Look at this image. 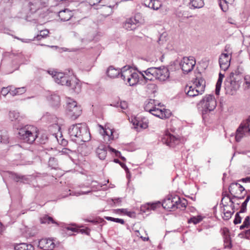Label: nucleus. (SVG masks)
<instances>
[{
	"mask_svg": "<svg viewBox=\"0 0 250 250\" xmlns=\"http://www.w3.org/2000/svg\"><path fill=\"white\" fill-rule=\"evenodd\" d=\"M68 134L73 142L81 144L90 140V134L85 124L73 125L68 129Z\"/></svg>",
	"mask_w": 250,
	"mask_h": 250,
	"instance_id": "nucleus-1",
	"label": "nucleus"
},
{
	"mask_svg": "<svg viewBox=\"0 0 250 250\" xmlns=\"http://www.w3.org/2000/svg\"><path fill=\"white\" fill-rule=\"evenodd\" d=\"M35 2H30L25 1L23 4V7L21 12V15L19 17L24 19L27 21H36L38 16L41 13V9L40 8L39 4L45 3L46 0H34Z\"/></svg>",
	"mask_w": 250,
	"mask_h": 250,
	"instance_id": "nucleus-2",
	"label": "nucleus"
},
{
	"mask_svg": "<svg viewBox=\"0 0 250 250\" xmlns=\"http://www.w3.org/2000/svg\"><path fill=\"white\" fill-rule=\"evenodd\" d=\"M242 71V68L238 67L236 69L232 71L226 79L225 89L228 94L232 95L239 88L243 78Z\"/></svg>",
	"mask_w": 250,
	"mask_h": 250,
	"instance_id": "nucleus-3",
	"label": "nucleus"
},
{
	"mask_svg": "<svg viewBox=\"0 0 250 250\" xmlns=\"http://www.w3.org/2000/svg\"><path fill=\"white\" fill-rule=\"evenodd\" d=\"M39 134L37 128L31 125L21 127L19 131L20 139L28 144H32L38 138Z\"/></svg>",
	"mask_w": 250,
	"mask_h": 250,
	"instance_id": "nucleus-4",
	"label": "nucleus"
},
{
	"mask_svg": "<svg viewBox=\"0 0 250 250\" xmlns=\"http://www.w3.org/2000/svg\"><path fill=\"white\" fill-rule=\"evenodd\" d=\"M140 78L138 73L133 70L130 66H125L122 68V79L125 82L126 81V84L135 85Z\"/></svg>",
	"mask_w": 250,
	"mask_h": 250,
	"instance_id": "nucleus-5",
	"label": "nucleus"
},
{
	"mask_svg": "<svg viewBox=\"0 0 250 250\" xmlns=\"http://www.w3.org/2000/svg\"><path fill=\"white\" fill-rule=\"evenodd\" d=\"M195 64V59L192 56L185 57L181 60L176 59L173 62V65L174 66L178 65L184 74H188L191 72Z\"/></svg>",
	"mask_w": 250,
	"mask_h": 250,
	"instance_id": "nucleus-6",
	"label": "nucleus"
},
{
	"mask_svg": "<svg viewBox=\"0 0 250 250\" xmlns=\"http://www.w3.org/2000/svg\"><path fill=\"white\" fill-rule=\"evenodd\" d=\"M250 135V116L243 121L239 125L235 132V140L240 142L246 135Z\"/></svg>",
	"mask_w": 250,
	"mask_h": 250,
	"instance_id": "nucleus-7",
	"label": "nucleus"
},
{
	"mask_svg": "<svg viewBox=\"0 0 250 250\" xmlns=\"http://www.w3.org/2000/svg\"><path fill=\"white\" fill-rule=\"evenodd\" d=\"M67 113L73 120L77 119L82 113V109L80 105H77L76 101L68 99L66 106Z\"/></svg>",
	"mask_w": 250,
	"mask_h": 250,
	"instance_id": "nucleus-8",
	"label": "nucleus"
},
{
	"mask_svg": "<svg viewBox=\"0 0 250 250\" xmlns=\"http://www.w3.org/2000/svg\"><path fill=\"white\" fill-rule=\"evenodd\" d=\"M48 72L50 75H52V78L56 83L65 86L71 84L72 78L67 73L54 71H48Z\"/></svg>",
	"mask_w": 250,
	"mask_h": 250,
	"instance_id": "nucleus-9",
	"label": "nucleus"
},
{
	"mask_svg": "<svg viewBox=\"0 0 250 250\" xmlns=\"http://www.w3.org/2000/svg\"><path fill=\"white\" fill-rule=\"evenodd\" d=\"M229 193L235 199H242L246 194L245 188L238 183H231L229 188Z\"/></svg>",
	"mask_w": 250,
	"mask_h": 250,
	"instance_id": "nucleus-10",
	"label": "nucleus"
},
{
	"mask_svg": "<svg viewBox=\"0 0 250 250\" xmlns=\"http://www.w3.org/2000/svg\"><path fill=\"white\" fill-rule=\"evenodd\" d=\"M203 107V114L213 110L216 106V102L212 95L206 96L201 101Z\"/></svg>",
	"mask_w": 250,
	"mask_h": 250,
	"instance_id": "nucleus-11",
	"label": "nucleus"
},
{
	"mask_svg": "<svg viewBox=\"0 0 250 250\" xmlns=\"http://www.w3.org/2000/svg\"><path fill=\"white\" fill-rule=\"evenodd\" d=\"M109 150L110 151L113 152L115 153L116 156H120V152L116 150L109 146H106L104 145H100L98 146L96 150V153L97 156L100 160H105L106 155L107 151Z\"/></svg>",
	"mask_w": 250,
	"mask_h": 250,
	"instance_id": "nucleus-12",
	"label": "nucleus"
},
{
	"mask_svg": "<svg viewBox=\"0 0 250 250\" xmlns=\"http://www.w3.org/2000/svg\"><path fill=\"white\" fill-rule=\"evenodd\" d=\"M137 16L127 19L123 24L125 29L128 31L135 30L140 25V22L137 19Z\"/></svg>",
	"mask_w": 250,
	"mask_h": 250,
	"instance_id": "nucleus-13",
	"label": "nucleus"
},
{
	"mask_svg": "<svg viewBox=\"0 0 250 250\" xmlns=\"http://www.w3.org/2000/svg\"><path fill=\"white\" fill-rule=\"evenodd\" d=\"M156 106L150 113L162 119L168 118L171 116V113L169 110L160 108Z\"/></svg>",
	"mask_w": 250,
	"mask_h": 250,
	"instance_id": "nucleus-14",
	"label": "nucleus"
},
{
	"mask_svg": "<svg viewBox=\"0 0 250 250\" xmlns=\"http://www.w3.org/2000/svg\"><path fill=\"white\" fill-rule=\"evenodd\" d=\"M231 55L230 53H222L219 58L220 68L224 71L227 70L230 65Z\"/></svg>",
	"mask_w": 250,
	"mask_h": 250,
	"instance_id": "nucleus-15",
	"label": "nucleus"
},
{
	"mask_svg": "<svg viewBox=\"0 0 250 250\" xmlns=\"http://www.w3.org/2000/svg\"><path fill=\"white\" fill-rule=\"evenodd\" d=\"M187 205V201L185 199H181L178 195H173V211L175 209H184Z\"/></svg>",
	"mask_w": 250,
	"mask_h": 250,
	"instance_id": "nucleus-16",
	"label": "nucleus"
},
{
	"mask_svg": "<svg viewBox=\"0 0 250 250\" xmlns=\"http://www.w3.org/2000/svg\"><path fill=\"white\" fill-rule=\"evenodd\" d=\"M43 120H46L49 123H52L53 124L50 126V129L52 128L55 129V131H59L60 129V126L57 124V118L53 115H51L47 113L42 117Z\"/></svg>",
	"mask_w": 250,
	"mask_h": 250,
	"instance_id": "nucleus-17",
	"label": "nucleus"
},
{
	"mask_svg": "<svg viewBox=\"0 0 250 250\" xmlns=\"http://www.w3.org/2000/svg\"><path fill=\"white\" fill-rule=\"evenodd\" d=\"M157 80L160 81H166L169 76L168 70L166 67H157Z\"/></svg>",
	"mask_w": 250,
	"mask_h": 250,
	"instance_id": "nucleus-18",
	"label": "nucleus"
},
{
	"mask_svg": "<svg viewBox=\"0 0 250 250\" xmlns=\"http://www.w3.org/2000/svg\"><path fill=\"white\" fill-rule=\"evenodd\" d=\"M131 123L136 129H146L148 127V120L144 118L141 120H139L136 118H134L131 120Z\"/></svg>",
	"mask_w": 250,
	"mask_h": 250,
	"instance_id": "nucleus-19",
	"label": "nucleus"
},
{
	"mask_svg": "<svg viewBox=\"0 0 250 250\" xmlns=\"http://www.w3.org/2000/svg\"><path fill=\"white\" fill-rule=\"evenodd\" d=\"M156 106L161 107V103L153 99H148L145 103L144 109L146 111L150 113Z\"/></svg>",
	"mask_w": 250,
	"mask_h": 250,
	"instance_id": "nucleus-20",
	"label": "nucleus"
},
{
	"mask_svg": "<svg viewBox=\"0 0 250 250\" xmlns=\"http://www.w3.org/2000/svg\"><path fill=\"white\" fill-rule=\"evenodd\" d=\"M58 16L62 21H67L73 16V12L68 9H64L59 12Z\"/></svg>",
	"mask_w": 250,
	"mask_h": 250,
	"instance_id": "nucleus-21",
	"label": "nucleus"
},
{
	"mask_svg": "<svg viewBox=\"0 0 250 250\" xmlns=\"http://www.w3.org/2000/svg\"><path fill=\"white\" fill-rule=\"evenodd\" d=\"M38 246L41 249H52L55 247V244L50 239H42L38 242Z\"/></svg>",
	"mask_w": 250,
	"mask_h": 250,
	"instance_id": "nucleus-22",
	"label": "nucleus"
},
{
	"mask_svg": "<svg viewBox=\"0 0 250 250\" xmlns=\"http://www.w3.org/2000/svg\"><path fill=\"white\" fill-rule=\"evenodd\" d=\"M193 86L200 92L203 93L205 91L206 82L202 78H196L193 82Z\"/></svg>",
	"mask_w": 250,
	"mask_h": 250,
	"instance_id": "nucleus-23",
	"label": "nucleus"
},
{
	"mask_svg": "<svg viewBox=\"0 0 250 250\" xmlns=\"http://www.w3.org/2000/svg\"><path fill=\"white\" fill-rule=\"evenodd\" d=\"M100 128V133L104 136V140L110 141L113 139V131L110 128H104L102 125H99Z\"/></svg>",
	"mask_w": 250,
	"mask_h": 250,
	"instance_id": "nucleus-24",
	"label": "nucleus"
},
{
	"mask_svg": "<svg viewBox=\"0 0 250 250\" xmlns=\"http://www.w3.org/2000/svg\"><path fill=\"white\" fill-rule=\"evenodd\" d=\"M142 3L153 10H158L162 5L161 2L154 1L153 0H142Z\"/></svg>",
	"mask_w": 250,
	"mask_h": 250,
	"instance_id": "nucleus-25",
	"label": "nucleus"
},
{
	"mask_svg": "<svg viewBox=\"0 0 250 250\" xmlns=\"http://www.w3.org/2000/svg\"><path fill=\"white\" fill-rule=\"evenodd\" d=\"M107 75L111 78H115L121 74L122 78V68H115L113 66H110L106 70Z\"/></svg>",
	"mask_w": 250,
	"mask_h": 250,
	"instance_id": "nucleus-26",
	"label": "nucleus"
},
{
	"mask_svg": "<svg viewBox=\"0 0 250 250\" xmlns=\"http://www.w3.org/2000/svg\"><path fill=\"white\" fill-rule=\"evenodd\" d=\"M135 70L140 74L141 76V78L144 79L146 81H152V67H149L146 70L143 71H140L137 68H135Z\"/></svg>",
	"mask_w": 250,
	"mask_h": 250,
	"instance_id": "nucleus-27",
	"label": "nucleus"
},
{
	"mask_svg": "<svg viewBox=\"0 0 250 250\" xmlns=\"http://www.w3.org/2000/svg\"><path fill=\"white\" fill-rule=\"evenodd\" d=\"M67 86L71 87L72 91L77 94L81 91V84L80 81L76 78L72 79L71 84L68 85Z\"/></svg>",
	"mask_w": 250,
	"mask_h": 250,
	"instance_id": "nucleus-28",
	"label": "nucleus"
},
{
	"mask_svg": "<svg viewBox=\"0 0 250 250\" xmlns=\"http://www.w3.org/2000/svg\"><path fill=\"white\" fill-rule=\"evenodd\" d=\"M185 92L187 95L189 97H195L199 94H202L203 93L199 91L193 86L187 85L185 87Z\"/></svg>",
	"mask_w": 250,
	"mask_h": 250,
	"instance_id": "nucleus-29",
	"label": "nucleus"
},
{
	"mask_svg": "<svg viewBox=\"0 0 250 250\" xmlns=\"http://www.w3.org/2000/svg\"><path fill=\"white\" fill-rule=\"evenodd\" d=\"M171 195H169L167 198L165 199L163 203H161V205L163 208L167 211H171V209L172 208V200L171 199Z\"/></svg>",
	"mask_w": 250,
	"mask_h": 250,
	"instance_id": "nucleus-30",
	"label": "nucleus"
},
{
	"mask_svg": "<svg viewBox=\"0 0 250 250\" xmlns=\"http://www.w3.org/2000/svg\"><path fill=\"white\" fill-rule=\"evenodd\" d=\"M9 118L11 121L20 122L22 119V116L20 115V113L15 110L10 111L9 113Z\"/></svg>",
	"mask_w": 250,
	"mask_h": 250,
	"instance_id": "nucleus-31",
	"label": "nucleus"
},
{
	"mask_svg": "<svg viewBox=\"0 0 250 250\" xmlns=\"http://www.w3.org/2000/svg\"><path fill=\"white\" fill-rule=\"evenodd\" d=\"M50 104L54 106H58L60 104V97L59 95L54 94L49 98Z\"/></svg>",
	"mask_w": 250,
	"mask_h": 250,
	"instance_id": "nucleus-32",
	"label": "nucleus"
},
{
	"mask_svg": "<svg viewBox=\"0 0 250 250\" xmlns=\"http://www.w3.org/2000/svg\"><path fill=\"white\" fill-rule=\"evenodd\" d=\"M171 139V135L170 131L167 130L162 139L163 143L170 147Z\"/></svg>",
	"mask_w": 250,
	"mask_h": 250,
	"instance_id": "nucleus-33",
	"label": "nucleus"
},
{
	"mask_svg": "<svg viewBox=\"0 0 250 250\" xmlns=\"http://www.w3.org/2000/svg\"><path fill=\"white\" fill-rule=\"evenodd\" d=\"M235 198H233V196L231 197L229 194H227L226 196H224L223 197L221 201L224 206H227L228 204V202H230L231 203L230 206L233 208L234 207V201L233 200Z\"/></svg>",
	"mask_w": 250,
	"mask_h": 250,
	"instance_id": "nucleus-34",
	"label": "nucleus"
},
{
	"mask_svg": "<svg viewBox=\"0 0 250 250\" xmlns=\"http://www.w3.org/2000/svg\"><path fill=\"white\" fill-rule=\"evenodd\" d=\"M15 250H34L32 245H28L26 243H21L15 246Z\"/></svg>",
	"mask_w": 250,
	"mask_h": 250,
	"instance_id": "nucleus-35",
	"label": "nucleus"
},
{
	"mask_svg": "<svg viewBox=\"0 0 250 250\" xmlns=\"http://www.w3.org/2000/svg\"><path fill=\"white\" fill-rule=\"evenodd\" d=\"M9 142V135L5 130L0 131V143L7 144Z\"/></svg>",
	"mask_w": 250,
	"mask_h": 250,
	"instance_id": "nucleus-36",
	"label": "nucleus"
},
{
	"mask_svg": "<svg viewBox=\"0 0 250 250\" xmlns=\"http://www.w3.org/2000/svg\"><path fill=\"white\" fill-rule=\"evenodd\" d=\"M40 221L42 224H50L52 223L58 225V223L55 220H54L52 217L49 216L48 215H45L42 217L41 218Z\"/></svg>",
	"mask_w": 250,
	"mask_h": 250,
	"instance_id": "nucleus-37",
	"label": "nucleus"
},
{
	"mask_svg": "<svg viewBox=\"0 0 250 250\" xmlns=\"http://www.w3.org/2000/svg\"><path fill=\"white\" fill-rule=\"evenodd\" d=\"M224 246L225 249H231L232 247L231 241L230 236L225 234L224 237Z\"/></svg>",
	"mask_w": 250,
	"mask_h": 250,
	"instance_id": "nucleus-38",
	"label": "nucleus"
},
{
	"mask_svg": "<svg viewBox=\"0 0 250 250\" xmlns=\"http://www.w3.org/2000/svg\"><path fill=\"white\" fill-rule=\"evenodd\" d=\"M26 91V89L24 87L15 88L14 89H12L10 92V94L12 96L21 95Z\"/></svg>",
	"mask_w": 250,
	"mask_h": 250,
	"instance_id": "nucleus-39",
	"label": "nucleus"
},
{
	"mask_svg": "<svg viewBox=\"0 0 250 250\" xmlns=\"http://www.w3.org/2000/svg\"><path fill=\"white\" fill-rule=\"evenodd\" d=\"M190 4L194 8H200L204 5L203 0H190Z\"/></svg>",
	"mask_w": 250,
	"mask_h": 250,
	"instance_id": "nucleus-40",
	"label": "nucleus"
},
{
	"mask_svg": "<svg viewBox=\"0 0 250 250\" xmlns=\"http://www.w3.org/2000/svg\"><path fill=\"white\" fill-rule=\"evenodd\" d=\"M173 100L175 105H178L184 101V94L179 93L174 97Z\"/></svg>",
	"mask_w": 250,
	"mask_h": 250,
	"instance_id": "nucleus-41",
	"label": "nucleus"
},
{
	"mask_svg": "<svg viewBox=\"0 0 250 250\" xmlns=\"http://www.w3.org/2000/svg\"><path fill=\"white\" fill-rule=\"evenodd\" d=\"M250 200V195H247L246 199L245 201L242 204L241 206V209L239 213L245 212L247 209V204Z\"/></svg>",
	"mask_w": 250,
	"mask_h": 250,
	"instance_id": "nucleus-42",
	"label": "nucleus"
},
{
	"mask_svg": "<svg viewBox=\"0 0 250 250\" xmlns=\"http://www.w3.org/2000/svg\"><path fill=\"white\" fill-rule=\"evenodd\" d=\"M11 176L12 178L16 182H24V181H26L27 179L25 176L19 175L16 173H12Z\"/></svg>",
	"mask_w": 250,
	"mask_h": 250,
	"instance_id": "nucleus-43",
	"label": "nucleus"
},
{
	"mask_svg": "<svg viewBox=\"0 0 250 250\" xmlns=\"http://www.w3.org/2000/svg\"><path fill=\"white\" fill-rule=\"evenodd\" d=\"M203 219V217L201 215L197 216H193L191 217L188 220V223H192L194 224H197L200 222Z\"/></svg>",
	"mask_w": 250,
	"mask_h": 250,
	"instance_id": "nucleus-44",
	"label": "nucleus"
},
{
	"mask_svg": "<svg viewBox=\"0 0 250 250\" xmlns=\"http://www.w3.org/2000/svg\"><path fill=\"white\" fill-rule=\"evenodd\" d=\"M38 138H39L38 142L41 144H45L48 140V136L46 133H42L40 135V133H38Z\"/></svg>",
	"mask_w": 250,
	"mask_h": 250,
	"instance_id": "nucleus-45",
	"label": "nucleus"
},
{
	"mask_svg": "<svg viewBox=\"0 0 250 250\" xmlns=\"http://www.w3.org/2000/svg\"><path fill=\"white\" fill-rule=\"evenodd\" d=\"M48 165L52 168H56L58 166V162L56 158H50L48 161Z\"/></svg>",
	"mask_w": 250,
	"mask_h": 250,
	"instance_id": "nucleus-46",
	"label": "nucleus"
},
{
	"mask_svg": "<svg viewBox=\"0 0 250 250\" xmlns=\"http://www.w3.org/2000/svg\"><path fill=\"white\" fill-rule=\"evenodd\" d=\"M222 81H223V79H222L221 78H218L217 82L216 83V88H215V94L217 95H219Z\"/></svg>",
	"mask_w": 250,
	"mask_h": 250,
	"instance_id": "nucleus-47",
	"label": "nucleus"
},
{
	"mask_svg": "<svg viewBox=\"0 0 250 250\" xmlns=\"http://www.w3.org/2000/svg\"><path fill=\"white\" fill-rule=\"evenodd\" d=\"M228 4L227 0H220L219 5L223 11H226L227 10Z\"/></svg>",
	"mask_w": 250,
	"mask_h": 250,
	"instance_id": "nucleus-48",
	"label": "nucleus"
},
{
	"mask_svg": "<svg viewBox=\"0 0 250 250\" xmlns=\"http://www.w3.org/2000/svg\"><path fill=\"white\" fill-rule=\"evenodd\" d=\"M148 208L152 210H155L157 208H159L162 206L161 203L159 201L151 204H148Z\"/></svg>",
	"mask_w": 250,
	"mask_h": 250,
	"instance_id": "nucleus-49",
	"label": "nucleus"
},
{
	"mask_svg": "<svg viewBox=\"0 0 250 250\" xmlns=\"http://www.w3.org/2000/svg\"><path fill=\"white\" fill-rule=\"evenodd\" d=\"M12 88L11 86L7 87H3L0 91V94L3 96H6L9 93L10 94V92L12 90Z\"/></svg>",
	"mask_w": 250,
	"mask_h": 250,
	"instance_id": "nucleus-50",
	"label": "nucleus"
},
{
	"mask_svg": "<svg viewBox=\"0 0 250 250\" xmlns=\"http://www.w3.org/2000/svg\"><path fill=\"white\" fill-rule=\"evenodd\" d=\"M234 212V211L231 212L229 210H226V209H224V216L223 218L224 220H228L231 217L232 215L233 214Z\"/></svg>",
	"mask_w": 250,
	"mask_h": 250,
	"instance_id": "nucleus-51",
	"label": "nucleus"
},
{
	"mask_svg": "<svg viewBox=\"0 0 250 250\" xmlns=\"http://www.w3.org/2000/svg\"><path fill=\"white\" fill-rule=\"evenodd\" d=\"M176 14L179 18H187L188 17L187 12L182 10L181 8L180 9H178L176 12Z\"/></svg>",
	"mask_w": 250,
	"mask_h": 250,
	"instance_id": "nucleus-52",
	"label": "nucleus"
},
{
	"mask_svg": "<svg viewBox=\"0 0 250 250\" xmlns=\"http://www.w3.org/2000/svg\"><path fill=\"white\" fill-rule=\"evenodd\" d=\"M115 106L116 107L119 106L121 109L125 110L127 108L128 104L125 101H122L119 104H118V105Z\"/></svg>",
	"mask_w": 250,
	"mask_h": 250,
	"instance_id": "nucleus-53",
	"label": "nucleus"
},
{
	"mask_svg": "<svg viewBox=\"0 0 250 250\" xmlns=\"http://www.w3.org/2000/svg\"><path fill=\"white\" fill-rule=\"evenodd\" d=\"M241 222V217L239 215V212H237L235 217V219L233 221V223L234 224H238Z\"/></svg>",
	"mask_w": 250,
	"mask_h": 250,
	"instance_id": "nucleus-54",
	"label": "nucleus"
},
{
	"mask_svg": "<svg viewBox=\"0 0 250 250\" xmlns=\"http://www.w3.org/2000/svg\"><path fill=\"white\" fill-rule=\"evenodd\" d=\"M157 67H152V81L157 80Z\"/></svg>",
	"mask_w": 250,
	"mask_h": 250,
	"instance_id": "nucleus-55",
	"label": "nucleus"
},
{
	"mask_svg": "<svg viewBox=\"0 0 250 250\" xmlns=\"http://www.w3.org/2000/svg\"><path fill=\"white\" fill-rule=\"evenodd\" d=\"M90 192V191H79V192H74L73 193H70V195H75V196H80L81 195H83V194H88V193H89Z\"/></svg>",
	"mask_w": 250,
	"mask_h": 250,
	"instance_id": "nucleus-56",
	"label": "nucleus"
},
{
	"mask_svg": "<svg viewBox=\"0 0 250 250\" xmlns=\"http://www.w3.org/2000/svg\"><path fill=\"white\" fill-rule=\"evenodd\" d=\"M244 81L247 87H249L250 86V76L246 75L244 77Z\"/></svg>",
	"mask_w": 250,
	"mask_h": 250,
	"instance_id": "nucleus-57",
	"label": "nucleus"
},
{
	"mask_svg": "<svg viewBox=\"0 0 250 250\" xmlns=\"http://www.w3.org/2000/svg\"><path fill=\"white\" fill-rule=\"evenodd\" d=\"M125 214L131 218H135L136 217V214L134 211H129L126 209Z\"/></svg>",
	"mask_w": 250,
	"mask_h": 250,
	"instance_id": "nucleus-58",
	"label": "nucleus"
},
{
	"mask_svg": "<svg viewBox=\"0 0 250 250\" xmlns=\"http://www.w3.org/2000/svg\"><path fill=\"white\" fill-rule=\"evenodd\" d=\"M112 201L115 204H117L118 206H120L121 205V203L122 202V198H117L112 199Z\"/></svg>",
	"mask_w": 250,
	"mask_h": 250,
	"instance_id": "nucleus-59",
	"label": "nucleus"
},
{
	"mask_svg": "<svg viewBox=\"0 0 250 250\" xmlns=\"http://www.w3.org/2000/svg\"><path fill=\"white\" fill-rule=\"evenodd\" d=\"M243 224H244V226H247V227H249L250 224V219L249 216H247L245 218Z\"/></svg>",
	"mask_w": 250,
	"mask_h": 250,
	"instance_id": "nucleus-60",
	"label": "nucleus"
},
{
	"mask_svg": "<svg viewBox=\"0 0 250 250\" xmlns=\"http://www.w3.org/2000/svg\"><path fill=\"white\" fill-rule=\"evenodd\" d=\"M65 228L66 229L68 230H71L73 232H76L78 230V229L74 227L73 226H68L66 227Z\"/></svg>",
	"mask_w": 250,
	"mask_h": 250,
	"instance_id": "nucleus-61",
	"label": "nucleus"
},
{
	"mask_svg": "<svg viewBox=\"0 0 250 250\" xmlns=\"http://www.w3.org/2000/svg\"><path fill=\"white\" fill-rule=\"evenodd\" d=\"M46 36V35H38L37 36V37H35L33 39H28L27 40L29 41L34 40L35 39H36L37 40H41V39L44 38Z\"/></svg>",
	"mask_w": 250,
	"mask_h": 250,
	"instance_id": "nucleus-62",
	"label": "nucleus"
},
{
	"mask_svg": "<svg viewBox=\"0 0 250 250\" xmlns=\"http://www.w3.org/2000/svg\"><path fill=\"white\" fill-rule=\"evenodd\" d=\"M228 21L229 23L237 25V23L235 21L231 18H229L228 19Z\"/></svg>",
	"mask_w": 250,
	"mask_h": 250,
	"instance_id": "nucleus-63",
	"label": "nucleus"
},
{
	"mask_svg": "<svg viewBox=\"0 0 250 250\" xmlns=\"http://www.w3.org/2000/svg\"><path fill=\"white\" fill-rule=\"evenodd\" d=\"M239 181H242L245 183H250V176L241 179Z\"/></svg>",
	"mask_w": 250,
	"mask_h": 250,
	"instance_id": "nucleus-64",
	"label": "nucleus"
}]
</instances>
